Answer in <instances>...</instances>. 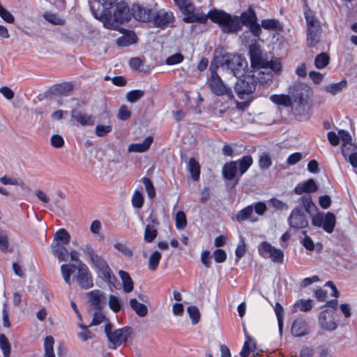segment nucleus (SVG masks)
I'll list each match as a JSON object with an SVG mask.
<instances>
[{
  "instance_id": "0eeeda50",
  "label": "nucleus",
  "mask_w": 357,
  "mask_h": 357,
  "mask_svg": "<svg viewBox=\"0 0 357 357\" xmlns=\"http://www.w3.org/2000/svg\"><path fill=\"white\" fill-rule=\"evenodd\" d=\"M211 77L208 80L209 86L211 91L217 96L226 95L231 98L233 96L232 91L224 84L218 74L210 67Z\"/></svg>"
},
{
  "instance_id": "a878e982",
  "label": "nucleus",
  "mask_w": 357,
  "mask_h": 357,
  "mask_svg": "<svg viewBox=\"0 0 357 357\" xmlns=\"http://www.w3.org/2000/svg\"><path fill=\"white\" fill-rule=\"evenodd\" d=\"M238 162L231 161L225 163L222 167V174L227 180H232L237 174Z\"/></svg>"
},
{
  "instance_id": "864d4df0",
  "label": "nucleus",
  "mask_w": 357,
  "mask_h": 357,
  "mask_svg": "<svg viewBox=\"0 0 357 357\" xmlns=\"http://www.w3.org/2000/svg\"><path fill=\"white\" fill-rule=\"evenodd\" d=\"M318 357H334V351L331 347L321 345L317 347Z\"/></svg>"
},
{
  "instance_id": "423d86ee",
  "label": "nucleus",
  "mask_w": 357,
  "mask_h": 357,
  "mask_svg": "<svg viewBox=\"0 0 357 357\" xmlns=\"http://www.w3.org/2000/svg\"><path fill=\"white\" fill-rule=\"evenodd\" d=\"M112 324L105 326V333L108 339L109 348L116 349L120 345L126 343L132 333V329L129 327L112 330Z\"/></svg>"
},
{
  "instance_id": "09e8293b",
  "label": "nucleus",
  "mask_w": 357,
  "mask_h": 357,
  "mask_svg": "<svg viewBox=\"0 0 357 357\" xmlns=\"http://www.w3.org/2000/svg\"><path fill=\"white\" fill-rule=\"evenodd\" d=\"M132 205L135 208H141L144 204V196L142 193L136 190L134 191L132 196Z\"/></svg>"
},
{
  "instance_id": "412c9836",
  "label": "nucleus",
  "mask_w": 357,
  "mask_h": 357,
  "mask_svg": "<svg viewBox=\"0 0 357 357\" xmlns=\"http://www.w3.org/2000/svg\"><path fill=\"white\" fill-rule=\"evenodd\" d=\"M250 56L252 64L258 68H260L266 60L259 47L255 44L250 47Z\"/></svg>"
},
{
  "instance_id": "c03bdc74",
  "label": "nucleus",
  "mask_w": 357,
  "mask_h": 357,
  "mask_svg": "<svg viewBox=\"0 0 357 357\" xmlns=\"http://www.w3.org/2000/svg\"><path fill=\"white\" fill-rule=\"evenodd\" d=\"M304 14L307 29L314 26L320 27L319 20L314 16V13L311 10L308 9L305 10Z\"/></svg>"
},
{
  "instance_id": "1a4fd4ad",
  "label": "nucleus",
  "mask_w": 357,
  "mask_h": 357,
  "mask_svg": "<svg viewBox=\"0 0 357 357\" xmlns=\"http://www.w3.org/2000/svg\"><path fill=\"white\" fill-rule=\"evenodd\" d=\"M235 91L239 98L244 99L245 96L250 95L255 90V84L251 77L239 79L235 85Z\"/></svg>"
},
{
  "instance_id": "e433bc0d",
  "label": "nucleus",
  "mask_w": 357,
  "mask_h": 357,
  "mask_svg": "<svg viewBox=\"0 0 357 357\" xmlns=\"http://www.w3.org/2000/svg\"><path fill=\"white\" fill-rule=\"evenodd\" d=\"M54 344V338L52 336H47L44 340V357H56L53 346Z\"/></svg>"
},
{
  "instance_id": "473e14b6",
  "label": "nucleus",
  "mask_w": 357,
  "mask_h": 357,
  "mask_svg": "<svg viewBox=\"0 0 357 357\" xmlns=\"http://www.w3.org/2000/svg\"><path fill=\"white\" fill-rule=\"evenodd\" d=\"M70 241V236L65 229H59L54 234L52 243H61L67 245Z\"/></svg>"
},
{
  "instance_id": "3c124183",
  "label": "nucleus",
  "mask_w": 357,
  "mask_h": 357,
  "mask_svg": "<svg viewBox=\"0 0 357 357\" xmlns=\"http://www.w3.org/2000/svg\"><path fill=\"white\" fill-rule=\"evenodd\" d=\"M43 17L50 23L54 25H63L65 21L60 18L56 14L46 12L43 15Z\"/></svg>"
},
{
  "instance_id": "2f4dec72",
  "label": "nucleus",
  "mask_w": 357,
  "mask_h": 357,
  "mask_svg": "<svg viewBox=\"0 0 357 357\" xmlns=\"http://www.w3.org/2000/svg\"><path fill=\"white\" fill-rule=\"evenodd\" d=\"M252 213H253V206L250 205L247 207L243 208L241 210L235 217V219L238 222H243L246 220H250L252 221H255L256 219L252 218Z\"/></svg>"
},
{
  "instance_id": "bb28decb",
  "label": "nucleus",
  "mask_w": 357,
  "mask_h": 357,
  "mask_svg": "<svg viewBox=\"0 0 357 357\" xmlns=\"http://www.w3.org/2000/svg\"><path fill=\"white\" fill-rule=\"evenodd\" d=\"M342 153L354 168H357V146L356 145L351 149L342 148Z\"/></svg>"
},
{
  "instance_id": "5fc2aeb1",
  "label": "nucleus",
  "mask_w": 357,
  "mask_h": 357,
  "mask_svg": "<svg viewBox=\"0 0 357 357\" xmlns=\"http://www.w3.org/2000/svg\"><path fill=\"white\" fill-rule=\"evenodd\" d=\"M187 312L191 319L192 324H197L199 321L200 313L199 309L194 305H190L187 308Z\"/></svg>"
},
{
  "instance_id": "9b49d317",
  "label": "nucleus",
  "mask_w": 357,
  "mask_h": 357,
  "mask_svg": "<svg viewBox=\"0 0 357 357\" xmlns=\"http://www.w3.org/2000/svg\"><path fill=\"white\" fill-rule=\"evenodd\" d=\"M289 225L295 229H302L307 226L308 222L301 208H294L289 217Z\"/></svg>"
},
{
  "instance_id": "393cba45",
  "label": "nucleus",
  "mask_w": 357,
  "mask_h": 357,
  "mask_svg": "<svg viewBox=\"0 0 357 357\" xmlns=\"http://www.w3.org/2000/svg\"><path fill=\"white\" fill-rule=\"evenodd\" d=\"M257 21V17L254 9L250 7L246 11L241 13L240 16V24L248 26Z\"/></svg>"
},
{
  "instance_id": "dca6fc26",
  "label": "nucleus",
  "mask_w": 357,
  "mask_h": 357,
  "mask_svg": "<svg viewBox=\"0 0 357 357\" xmlns=\"http://www.w3.org/2000/svg\"><path fill=\"white\" fill-rule=\"evenodd\" d=\"M310 328L307 321L302 318L295 319L291 326V333L295 337H302L308 334Z\"/></svg>"
},
{
  "instance_id": "ddd939ff",
  "label": "nucleus",
  "mask_w": 357,
  "mask_h": 357,
  "mask_svg": "<svg viewBox=\"0 0 357 357\" xmlns=\"http://www.w3.org/2000/svg\"><path fill=\"white\" fill-rule=\"evenodd\" d=\"M92 264L96 267L99 273L102 278L108 281L112 282V271L107 262L99 255L91 261Z\"/></svg>"
},
{
  "instance_id": "a211bd4d",
  "label": "nucleus",
  "mask_w": 357,
  "mask_h": 357,
  "mask_svg": "<svg viewBox=\"0 0 357 357\" xmlns=\"http://www.w3.org/2000/svg\"><path fill=\"white\" fill-rule=\"evenodd\" d=\"M270 100L278 105L285 107H291V109L296 112L297 108L293 103L292 99L289 95L286 94H273L270 96Z\"/></svg>"
},
{
  "instance_id": "a18cd8bd",
  "label": "nucleus",
  "mask_w": 357,
  "mask_h": 357,
  "mask_svg": "<svg viewBox=\"0 0 357 357\" xmlns=\"http://www.w3.org/2000/svg\"><path fill=\"white\" fill-rule=\"evenodd\" d=\"M339 135L340 139L342 142V148L347 147L348 149H351L355 146L351 143L352 138L349 132L344 130H340Z\"/></svg>"
},
{
  "instance_id": "603ef678",
  "label": "nucleus",
  "mask_w": 357,
  "mask_h": 357,
  "mask_svg": "<svg viewBox=\"0 0 357 357\" xmlns=\"http://www.w3.org/2000/svg\"><path fill=\"white\" fill-rule=\"evenodd\" d=\"M108 305L109 308L114 312H117L121 309V301L114 295H109Z\"/></svg>"
},
{
  "instance_id": "6e6552de",
  "label": "nucleus",
  "mask_w": 357,
  "mask_h": 357,
  "mask_svg": "<svg viewBox=\"0 0 357 357\" xmlns=\"http://www.w3.org/2000/svg\"><path fill=\"white\" fill-rule=\"evenodd\" d=\"M259 255L264 258H270L275 263L283 261V252L273 246L267 241H263L258 248Z\"/></svg>"
},
{
  "instance_id": "7ed1b4c3",
  "label": "nucleus",
  "mask_w": 357,
  "mask_h": 357,
  "mask_svg": "<svg viewBox=\"0 0 357 357\" xmlns=\"http://www.w3.org/2000/svg\"><path fill=\"white\" fill-rule=\"evenodd\" d=\"M218 63L223 70H229L236 77H243L248 67L246 60L237 54H225Z\"/></svg>"
},
{
  "instance_id": "58836bf2",
  "label": "nucleus",
  "mask_w": 357,
  "mask_h": 357,
  "mask_svg": "<svg viewBox=\"0 0 357 357\" xmlns=\"http://www.w3.org/2000/svg\"><path fill=\"white\" fill-rule=\"evenodd\" d=\"M158 231L155 227L153 225L148 224L144 229V238L147 243H151L156 238Z\"/></svg>"
},
{
  "instance_id": "f257e3e1",
  "label": "nucleus",
  "mask_w": 357,
  "mask_h": 357,
  "mask_svg": "<svg viewBox=\"0 0 357 357\" xmlns=\"http://www.w3.org/2000/svg\"><path fill=\"white\" fill-rule=\"evenodd\" d=\"M76 269L77 273L75 277L79 285L84 289L91 288L93 285V278L88 267L83 262H80L77 266L71 264L61 266V273L65 282L68 285L71 284L70 277Z\"/></svg>"
},
{
  "instance_id": "f704fd0d",
  "label": "nucleus",
  "mask_w": 357,
  "mask_h": 357,
  "mask_svg": "<svg viewBox=\"0 0 357 357\" xmlns=\"http://www.w3.org/2000/svg\"><path fill=\"white\" fill-rule=\"evenodd\" d=\"M101 324H104V329L105 328V326H107V324H111L109 319L105 314H103L102 312H96L93 314L92 321L89 326H98Z\"/></svg>"
},
{
  "instance_id": "c9c22d12",
  "label": "nucleus",
  "mask_w": 357,
  "mask_h": 357,
  "mask_svg": "<svg viewBox=\"0 0 357 357\" xmlns=\"http://www.w3.org/2000/svg\"><path fill=\"white\" fill-rule=\"evenodd\" d=\"M0 182L3 185H18L23 189L26 188V185L23 180H22L21 178H17L15 177H9L7 176H3L0 178Z\"/></svg>"
},
{
  "instance_id": "aec40b11",
  "label": "nucleus",
  "mask_w": 357,
  "mask_h": 357,
  "mask_svg": "<svg viewBox=\"0 0 357 357\" xmlns=\"http://www.w3.org/2000/svg\"><path fill=\"white\" fill-rule=\"evenodd\" d=\"M86 295L89 298V302L96 309L100 310L102 307L105 303V296L104 293L102 291L95 289L88 292Z\"/></svg>"
},
{
  "instance_id": "c85d7f7f",
  "label": "nucleus",
  "mask_w": 357,
  "mask_h": 357,
  "mask_svg": "<svg viewBox=\"0 0 357 357\" xmlns=\"http://www.w3.org/2000/svg\"><path fill=\"white\" fill-rule=\"evenodd\" d=\"M261 26L268 31H280L282 30V26L278 20L266 19L261 22Z\"/></svg>"
},
{
  "instance_id": "13d9d810",
  "label": "nucleus",
  "mask_w": 357,
  "mask_h": 357,
  "mask_svg": "<svg viewBox=\"0 0 357 357\" xmlns=\"http://www.w3.org/2000/svg\"><path fill=\"white\" fill-rule=\"evenodd\" d=\"M142 182L146 188L149 198L151 199L155 197V190L152 181L149 178H144Z\"/></svg>"
},
{
  "instance_id": "6e6d98bb",
  "label": "nucleus",
  "mask_w": 357,
  "mask_h": 357,
  "mask_svg": "<svg viewBox=\"0 0 357 357\" xmlns=\"http://www.w3.org/2000/svg\"><path fill=\"white\" fill-rule=\"evenodd\" d=\"M176 227L178 229H183L187 225L185 214L183 211H178L175 217Z\"/></svg>"
},
{
  "instance_id": "8fccbe9b",
  "label": "nucleus",
  "mask_w": 357,
  "mask_h": 357,
  "mask_svg": "<svg viewBox=\"0 0 357 357\" xmlns=\"http://www.w3.org/2000/svg\"><path fill=\"white\" fill-rule=\"evenodd\" d=\"M0 348L4 357H8L10 354V344L4 334H0Z\"/></svg>"
},
{
  "instance_id": "ea45409f",
  "label": "nucleus",
  "mask_w": 357,
  "mask_h": 357,
  "mask_svg": "<svg viewBox=\"0 0 357 357\" xmlns=\"http://www.w3.org/2000/svg\"><path fill=\"white\" fill-rule=\"evenodd\" d=\"M325 221L323 225V229L328 233L333 232L335 226V217L333 213L328 212L326 214Z\"/></svg>"
},
{
  "instance_id": "cd10ccee",
  "label": "nucleus",
  "mask_w": 357,
  "mask_h": 357,
  "mask_svg": "<svg viewBox=\"0 0 357 357\" xmlns=\"http://www.w3.org/2000/svg\"><path fill=\"white\" fill-rule=\"evenodd\" d=\"M347 81L345 79L341 80L337 83H333L328 84L324 86V90L326 92L335 96L343 91L344 88L347 86Z\"/></svg>"
},
{
  "instance_id": "a19ab883",
  "label": "nucleus",
  "mask_w": 357,
  "mask_h": 357,
  "mask_svg": "<svg viewBox=\"0 0 357 357\" xmlns=\"http://www.w3.org/2000/svg\"><path fill=\"white\" fill-rule=\"evenodd\" d=\"M312 305L311 300H300L294 305L292 312H307L312 309Z\"/></svg>"
},
{
  "instance_id": "774afa93",
  "label": "nucleus",
  "mask_w": 357,
  "mask_h": 357,
  "mask_svg": "<svg viewBox=\"0 0 357 357\" xmlns=\"http://www.w3.org/2000/svg\"><path fill=\"white\" fill-rule=\"evenodd\" d=\"M213 257L215 262L222 263L227 258L226 252L222 249H217L213 252Z\"/></svg>"
},
{
  "instance_id": "49530a36",
  "label": "nucleus",
  "mask_w": 357,
  "mask_h": 357,
  "mask_svg": "<svg viewBox=\"0 0 357 357\" xmlns=\"http://www.w3.org/2000/svg\"><path fill=\"white\" fill-rule=\"evenodd\" d=\"M329 56L326 53H321L318 54L314 60V65L317 68L322 69L325 68L329 63Z\"/></svg>"
},
{
  "instance_id": "680f3d73",
  "label": "nucleus",
  "mask_w": 357,
  "mask_h": 357,
  "mask_svg": "<svg viewBox=\"0 0 357 357\" xmlns=\"http://www.w3.org/2000/svg\"><path fill=\"white\" fill-rule=\"evenodd\" d=\"M272 164L271 158L267 153H263L259 160V166L262 169H266L270 167Z\"/></svg>"
},
{
  "instance_id": "72a5a7b5",
  "label": "nucleus",
  "mask_w": 357,
  "mask_h": 357,
  "mask_svg": "<svg viewBox=\"0 0 357 357\" xmlns=\"http://www.w3.org/2000/svg\"><path fill=\"white\" fill-rule=\"evenodd\" d=\"M188 169L192 179L197 181L199 178L200 166L199 162L194 158H191L189 160Z\"/></svg>"
},
{
  "instance_id": "bf43d9fd",
  "label": "nucleus",
  "mask_w": 357,
  "mask_h": 357,
  "mask_svg": "<svg viewBox=\"0 0 357 357\" xmlns=\"http://www.w3.org/2000/svg\"><path fill=\"white\" fill-rule=\"evenodd\" d=\"M261 68H270L273 71L277 73L279 72L281 69V64L277 60H271L267 61L266 59L264 62L263 65L261 66Z\"/></svg>"
},
{
  "instance_id": "338daca9",
  "label": "nucleus",
  "mask_w": 357,
  "mask_h": 357,
  "mask_svg": "<svg viewBox=\"0 0 357 357\" xmlns=\"http://www.w3.org/2000/svg\"><path fill=\"white\" fill-rule=\"evenodd\" d=\"M270 203L277 210L286 211L289 208L287 204L276 198L271 199Z\"/></svg>"
},
{
  "instance_id": "2eb2a0df",
  "label": "nucleus",
  "mask_w": 357,
  "mask_h": 357,
  "mask_svg": "<svg viewBox=\"0 0 357 357\" xmlns=\"http://www.w3.org/2000/svg\"><path fill=\"white\" fill-rule=\"evenodd\" d=\"M132 15L137 20L148 22L153 13L151 9L142 7L139 4H135L132 7Z\"/></svg>"
},
{
  "instance_id": "4468645a",
  "label": "nucleus",
  "mask_w": 357,
  "mask_h": 357,
  "mask_svg": "<svg viewBox=\"0 0 357 357\" xmlns=\"http://www.w3.org/2000/svg\"><path fill=\"white\" fill-rule=\"evenodd\" d=\"M319 324L322 328L328 331L335 330L337 327V324L334 321L333 312L328 310H324L320 313Z\"/></svg>"
},
{
  "instance_id": "f03ea898",
  "label": "nucleus",
  "mask_w": 357,
  "mask_h": 357,
  "mask_svg": "<svg viewBox=\"0 0 357 357\" xmlns=\"http://www.w3.org/2000/svg\"><path fill=\"white\" fill-rule=\"evenodd\" d=\"M209 19L213 23L218 24L225 33H234L241 29L239 20L222 10L214 8L210 10Z\"/></svg>"
},
{
  "instance_id": "4d7b16f0",
  "label": "nucleus",
  "mask_w": 357,
  "mask_h": 357,
  "mask_svg": "<svg viewBox=\"0 0 357 357\" xmlns=\"http://www.w3.org/2000/svg\"><path fill=\"white\" fill-rule=\"evenodd\" d=\"M144 92L142 90L130 91L126 94V99L130 102H135L142 98Z\"/></svg>"
},
{
  "instance_id": "79ce46f5",
  "label": "nucleus",
  "mask_w": 357,
  "mask_h": 357,
  "mask_svg": "<svg viewBox=\"0 0 357 357\" xmlns=\"http://www.w3.org/2000/svg\"><path fill=\"white\" fill-rule=\"evenodd\" d=\"M136 40V35L134 33L131 32L119 38L116 43L119 46L125 47L135 43Z\"/></svg>"
},
{
  "instance_id": "052dcab7",
  "label": "nucleus",
  "mask_w": 357,
  "mask_h": 357,
  "mask_svg": "<svg viewBox=\"0 0 357 357\" xmlns=\"http://www.w3.org/2000/svg\"><path fill=\"white\" fill-rule=\"evenodd\" d=\"M114 247L126 257H131L133 255L132 250L124 243H114Z\"/></svg>"
},
{
  "instance_id": "f3484780",
  "label": "nucleus",
  "mask_w": 357,
  "mask_h": 357,
  "mask_svg": "<svg viewBox=\"0 0 357 357\" xmlns=\"http://www.w3.org/2000/svg\"><path fill=\"white\" fill-rule=\"evenodd\" d=\"M71 116L77 123L83 126H93L95 123L94 117L91 114H88L77 109L71 111Z\"/></svg>"
},
{
  "instance_id": "37998d69",
  "label": "nucleus",
  "mask_w": 357,
  "mask_h": 357,
  "mask_svg": "<svg viewBox=\"0 0 357 357\" xmlns=\"http://www.w3.org/2000/svg\"><path fill=\"white\" fill-rule=\"evenodd\" d=\"M236 162H238L240 174L243 175L252 165L253 160L251 156L247 155Z\"/></svg>"
},
{
  "instance_id": "20e7f679",
  "label": "nucleus",
  "mask_w": 357,
  "mask_h": 357,
  "mask_svg": "<svg viewBox=\"0 0 357 357\" xmlns=\"http://www.w3.org/2000/svg\"><path fill=\"white\" fill-rule=\"evenodd\" d=\"M98 7L95 4L91 6V10L95 18L102 22L103 25L108 29H115L116 25L112 21V16L109 9L114 0H96Z\"/></svg>"
},
{
  "instance_id": "e2e57ef3",
  "label": "nucleus",
  "mask_w": 357,
  "mask_h": 357,
  "mask_svg": "<svg viewBox=\"0 0 357 357\" xmlns=\"http://www.w3.org/2000/svg\"><path fill=\"white\" fill-rule=\"evenodd\" d=\"M184 59V56L181 53H176L169 57H167L165 60V63L167 65L171 66V65H175L180 63L183 61Z\"/></svg>"
},
{
  "instance_id": "4be33fe9",
  "label": "nucleus",
  "mask_w": 357,
  "mask_h": 357,
  "mask_svg": "<svg viewBox=\"0 0 357 357\" xmlns=\"http://www.w3.org/2000/svg\"><path fill=\"white\" fill-rule=\"evenodd\" d=\"M51 248L53 255L56 257L59 261H66L68 260L69 252L64 246V244H61V243H52Z\"/></svg>"
},
{
  "instance_id": "f8f14e48",
  "label": "nucleus",
  "mask_w": 357,
  "mask_h": 357,
  "mask_svg": "<svg viewBox=\"0 0 357 357\" xmlns=\"http://www.w3.org/2000/svg\"><path fill=\"white\" fill-rule=\"evenodd\" d=\"M173 19L172 13L167 12L164 10L158 11L153 15V22L155 26L162 28L171 25L173 22Z\"/></svg>"
},
{
  "instance_id": "69168bd1",
  "label": "nucleus",
  "mask_w": 357,
  "mask_h": 357,
  "mask_svg": "<svg viewBox=\"0 0 357 357\" xmlns=\"http://www.w3.org/2000/svg\"><path fill=\"white\" fill-rule=\"evenodd\" d=\"M80 250L88 256L91 261L93 260L98 256L90 244L83 245L80 248Z\"/></svg>"
},
{
  "instance_id": "6ab92c4d",
  "label": "nucleus",
  "mask_w": 357,
  "mask_h": 357,
  "mask_svg": "<svg viewBox=\"0 0 357 357\" xmlns=\"http://www.w3.org/2000/svg\"><path fill=\"white\" fill-rule=\"evenodd\" d=\"M317 189L318 187L315 181L312 178H310L303 182L298 183L294 188V192L296 195H302L303 193H312L316 192Z\"/></svg>"
},
{
  "instance_id": "4c0bfd02",
  "label": "nucleus",
  "mask_w": 357,
  "mask_h": 357,
  "mask_svg": "<svg viewBox=\"0 0 357 357\" xmlns=\"http://www.w3.org/2000/svg\"><path fill=\"white\" fill-rule=\"evenodd\" d=\"M208 19H209V11L207 13L202 12H193L189 17L188 20L190 22H199L206 24Z\"/></svg>"
},
{
  "instance_id": "0e129e2a",
  "label": "nucleus",
  "mask_w": 357,
  "mask_h": 357,
  "mask_svg": "<svg viewBox=\"0 0 357 357\" xmlns=\"http://www.w3.org/2000/svg\"><path fill=\"white\" fill-rule=\"evenodd\" d=\"M112 130L111 125H97L96 127V134L98 137H104Z\"/></svg>"
},
{
  "instance_id": "9d476101",
  "label": "nucleus",
  "mask_w": 357,
  "mask_h": 357,
  "mask_svg": "<svg viewBox=\"0 0 357 357\" xmlns=\"http://www.w3.org/2000/svg\"><path fill=\"white\" fill-rule=\"evenodd\" d=\"M131 15L130 13V9L125 2L121 1L116 4L114 15L112 17V21L114 24L116 25L118 29V23H123L130 19Z\"/></svg>"
},
{
  "instance_id": "c756f323",
  "label": "nucleus",
  "mask_w": 357,
  "mask_h": 357,
  "mask_svg": "<svg viewBox=\"0 0 357 357\" xmlns=\"http://www.w3.org/2000/svg\"><path fill=\"white\" fill-rule=\"evenodd\" d=\"M130 305L139 317H144L147 315V307L144 304L138 302L136 298H131L130 300Z\"/></svg>"
},
{
  "instance_id": "de8ad7c7",
  "label": "nucleus",
  "mask_w": 357,
  "mask_h": 357,
  "mask_svg": "<svg viewBox=\"0 0 357 357\" xmlns=\"http://www.w3.org/2000/svg\"><path fill=\"white\" fill-rule=\"evenodd\" d=\"M161 254L158 251H154L149 259V268L151 271H155L158 266Z\"/></svg>"
},
{
  "instance_id": "b1692460",
  "label": "nucleus",
  "mask_w": 357,
  "mask_h": 357,
  "mask_svg": "<svg viewBox=\"0 0 357 357\" xmlns=\"http://www.w3.org/2000/svg\"><path fill=\"white\" fill-rule=\"evenodd\" d=\"M321 34L320 27L314 26L307 29V45L309 47L315 46L319 41Z\"/></svg>"
},
{
  "instance_id": "39448f33",
  "label": "nucleus",
  "mask_w": 357,
  "mask_h": 357,
  "mask_svg": "<svg viewBox=\"0 0 357 357\" xmlns=\"http://www.w3.org/2000/svg\"><path fill=\"white\" fill-rule=\"evenodd\" d=\"M310 91V87L304 83H295L289 86V96L299 113L303 109Z\"/></svg>"
},
{
  "instance_id": "5701e85b",
  "label": "nucleus",
  "mask_w": 357,
  "mask_h": 357,
  "mask_svg": "<svg viewBox=\"0 0 357 357\" xmlns=\"http://www.w3.org/2000/svg\"><path fill=\"white\" fill-rule=\"evenodd\" d=\"M153 139L152 137L149 136L142 143H134L131 144L128 148V152H137L142 153L147 151L151 144L153 143Z\"/></svg>"
},
{
  "instance_id": "7c9ffc66",
  "label": "nucleus",
  "mask_w": 357,
  "mask_h": 357,
  "mask_svg": "<svg viewBox=\"0 0 357 357\" xmlns=\"http://www.w3.org/2000/svg\"><path fill=\"white\" fill-rule=\"evenodd\" d=\"M119 275L122 280L123 289L126 293L133 290V281L129 274L124 271H119Z\"/></svg>"
}]
</instances>
